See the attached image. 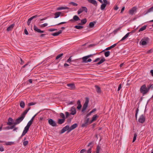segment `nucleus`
I'll return each instance as SVG.
<instances>
[{
	"label": "nucleus",
	"mask_w": 153,
	"mask_h": 153,
	"mask_svg": "<svg viewBox=\"0 0 153 153\" xmlns=\"http://www.w3.org/2000/svg\"><path fill=\"white\" fill-rule=\"evenodd\" d=\"M33 29L35 31L39 33H42L44 32V31L41 30L40 29H38L35 25L34 26Z\"/></svg>",
	"instance_id": "obj_10"
},
{
	"label": "nucleus",
	"mask_w": 153,
	"mask_h": 153,
	"mask_svg": "<svg viewBox=\"0 0 153 153\" xmlns=\"http://www.w3.org/2000/svg\"><path fill=\"white\" fill-rule=\"evenodd\" d=\"M65 120L63 119H59L57 120V123L58 124H61L63 123L65 121Z\"/></svg>",
	"instance_id": "obj_20"
},
{
	"label": "nucleus",
	"mask_w": 153,
	"mask_h": 153,
	"mask_svg": "<svg viewBox=\"0 0 153 153\" xmlns=\"http://www.w3.org/2000/svg\"><path fill=\"white\" fill-rule=\"evenodd\" d=\"M117 43H116V44H114L113 45L109 47H108L107 48H106L105 50H103V51H101V52H103L104 51H105V50H110V49L113 48H114V47H115L117 45Z\"/></svg>",
	"instance_id": "obj_16"
},
{
	"label": "nucleus",
	"mask_w": 153,
	"mask_h": 153,
	"mask_svg": "<svg viewBox=\"0 0 153 153\" xmlns=\"http://www.w3.org/2000/svg\"><path fill=\"white\" fill-rule=\"evenodd\" d=\"M13 120L11 117H9L8 119V122L7 123V125L9 126H11L13 124Z\"/></svg>",
	"instance_id": "obj_12"
},
{
	"label": "nucleus",
	"mask_w": 153,
	"mask_h": 153,
	"mask_svg": "<svg viewBox=\"0 0 153 153\" xmlns=\"http://www.w3.org/2000/svg\"><path fill=\"white\" fill-rule=\"evenodd\" d=\"M153 52V49H151L150 50H148L147 51V53H152Z\"/></svg>",
	"instance_id": "obj_56"
},
{
	"label": "nucleus",
	"mask_w": 153,
	"mask_h": 153,
	"mask_svg": "<svg viewBox=\"0 0 153 153\" xmlns=\"http://www.w3.org/2000/svg\"><path fill=\"white\" fill-rule=\"evenodd\" d=\"M32 20L30 18L29 19H28L27 22V24L29 26L30 25V23L31 21Z\"/></svg>",
	"instance_id": "obj_52"
},
{
	"label": "nucleus",
	"mask_w": 153,
	"mask_h": 153,
	"mask_svg": "<svg viewBox=\"0 0 153 153\" xmlns=\"http://www.w3.org/2000/svg\"><path fill=\"white\" fill-rule=\"evenodd\" d=\"M74 27L78 29H80L83 28V27L81 25H76Z\"/></svg>",
	"instance_id": "obj_34"
},
{
	"label": "nucleus",
	"mask_w": 153,
	"mask_h": 153,
	"mask_svg": "<svg viewBox=\"0 0 153 153\" xmlns=\"http://www.w3.org/2000/svg\"><path fill=\"white\" fill-rule=\"evenodd\" d=\"M152 85L150 84L147 87H146V91H147V93L149 92L151 88H153V86H152Z\"/></svg>",
	"instance_id": "obj_28"
},
{
	"label": "nucleus",
	"mask_w": 153,
	"mask_h": 153,
	"mask_svg": "<svg viewBox=\"0 0 153 153\" xmlns=\"http://www.w3.org/2000/svg\"><path fill=\"white\" fill-rule=\"evenodd\" d=\"M20 105L22 108H24L25 106L24 102L23 101H21L20 103Z\"/></svg>",
	"instance_id": "obj_31"
},
{
	"label": "nucleus",
	"mask_w": 153,
	"mask_h": 153,
	"mask_svg": "<svg viewBox=\"0 0 153 153\" xmlns=\"http://www.w3.org/2000/svg\"><path fill=\"white\" fill-rule=\"evenodd\" d=\"M138 111H139V109L137 108V110H136V114H135V118L136 119H137V114L138 113Z\"/></svg>",
	"instance_id": "obj_53"
},
{
	"label": "nucleus",
	"mask_w": 153,
	"mask_h": 153,
	"mask_svg": "<svg viewBox=\"0 0 153 153\" xmlns=\"http://www.w3.org/2000/svg\"><path fill=\"white\" fill-rule=\"evenodd\" d=\"M105 4H102L100 8L102 10H103L105 9L106 5Z\"/></svg>",
	"instance_id": "obj_32"
},
{
	"label": "nucleus",
	"mask_w": 153,
	"mask_h": 153,
	"mask_svg": "<svg viewBox=\"0 0 153 153\" xmlns=\"http://www.w3.org/2000/svg\"><path fill=\"white\" fill-rule=\"evenodd\" d=\"M137 136V134L136 133H134V135L132 142H134L135 141L136 139Z\"/></svg>",
	"instance_id": "obj_40"
},
{
	"label": "nucleus",
	"mask_w": 153,
	"mask_h": 153,
	"mask_svg": "<svg viewBox=\"0 0 153 153\" xmlns=\"http://www.w3.org/2000/svg\"><path fill=\"white\" fill-rule=\"evenodd\" d=\"M153 11V6L150 7L149 9H148L146 11H145L144 13L146 12L145 13V15H146L148 14V13L152 12Z\"/></svg>",
	"instance_id": "obj_25"
},
{
	"label": "nucleus",
	"mask_w": 153,
	"mask_h": 153,
	"mask_svg": "<svg viewBox=\"0 0 153 153\" xmlns=\"http://www.w3.org/2000/svg\"><path fill=\"white\" fill-rule=\"evenodd\" d=\"M63 55V53H61L58 55L56 57V59H57L61 57Z\"/></svg>",
	"instance_id": "obj_46"
},
{
	"label": "nucleus",
	"mask_w": 153,
	"mask_h": 153,
	"mask_svg": "<svg viewBox=\"0 0 153 153\" xmlns=\"http://www.w3.org/2000/svg\"><path fill=\"white\" fill-rule=\"evenodd\" d=\"M66 131H67V133H69L71 131V130H70V128L69 125H67L63 127L61 130L60 132V134H63Z\"/></svg>",
	"instance_id": "obj_3"
},
{
	"label": "nucleus",
	"mask_w": 153,
	"mask_h": 153,
	"mask_svg": "<svg viewBox=\"0 0 153 153\" xmlns=\"http://www.w3.org/2000/svg\"><path fill=\"white\" fill-rule=\"evenodd\" d=\"M62 32L61 30H59L58 32L55 33L51 34V35L53 36H56L61 34Z\"/></svg>",
	"instance_id": "obj_23"
},
{
	"label": "nucleus",
	"mask_w": 153,
	"mask_h": 153,
	"mask_svg": "<svg viewBox=\"0 0 153 153\" xmlns=\"http://www.w3.org/2000/svg\"><path fill=\"white\" fill-rule=\"evenodd\" d=\"M87 22V19L86 18H85L82 19L81 20V22L78 24L79 25H83L85 24Z\"/></svg>",
	"instance_id": "obj_21"
},
{
	"label": "nucleus",
	"mask_w": 153,
	"mask_h": 153,
	"mask_svg": "<svg viewBox=\"0 0 153 153\" xmlns=\"http://www.w3.org/2000/svg\"><path fill=\"white\" fill-rule=\"evenodd\" d=\"M145 118L143 114L141 115L138 120L139 122L141 123H143L145 121Z\"/></svg>",
	"instance_id": "obj_8"
},
{
	"label": "nucleus",
	"mask_w": 153,
	"mask_h": 153,
	"mask_svg": "<svg viewBox=\"0 0 153 153\" xmlns=\"http://www.w3.org/2000/svg\"><path fill=\"white\" fill-rule=\"evenodd\" d=\"M82 7L83 11H84L85 13H87L88 9L86 7L82 6Z\"/></svg>",
	"instance_id": "obj_44"
},
{
	"label": "nucleus",
	"mask_w": 153,
	"mask_h": 153,
	"mask_svg": "<svg viewBox=\"0 0 153 153\" xmlns=\"http://www.w3.org/2000/svg\"><path fill=\"white\" fill-rule=\"evenodd\" d=\"M93 145L91 147L89 148L87 151V153H91V148L93 147Z\"/></svg>",
	"instance_id": "obj_51"
},
{
	"label": "nucleus",
	"mask_w": 153,
	"mask_h": 153,
	"mask_svg": "<svg viewBox=\"0 0 153 153\" xmlns=\"http://www.w3.org/2000/svg\"><path fill=\"white\" fill-rule=\"evenodd\" d=\"M82 62L83 63H87L88 62H90L92 60L91 59H89L88 60H84V58H82Z\"/></svg>",
	"instance_id": "obj_30"
},
{
	"label": "nucleus",
	"mask_w": 153,
	"mask_h": 153,
	"mask_svg": "<svg viewBox=\"0 0 153 153\" xmlns=\"http://www.w3.org/2000/svg\"><path fill=\"white\" fill-rule=\"evenodd\" d=\"M14 143L13 142H8L6 143V145H10L13 144Z\"/></svg>",
	"instance_id": "obj_48"
},
{
	"label": "nucleus",
	"mask_w": 153,
	"mask_h": 153,
	"mask_svg": "<svg viewBox=\"0 0 153 153\" xmlns=\"http://www.w3.org/2000/svg\"><path fill=\"white\" fill-rule=\"evenodd\" d=\"M47 25L48 24L47 23H44L43 24L41 25L40 27H44L47 26Z\"/></svg>",
	"instance_id": "obj_57"
},
{
	"label": "nucleus",
	"mask_w": 153,
	"mask_h": 153,
	"mask_svg": "<svg viewBox=\"0 0 153 153\" xmlns=\"http://www.w3.org/2000/svg\"><path fill=\"white\" fill-rule=\"evenodd\" d=\"M32 123H33V122H32L31 121H30L27 123V124L26 126H27L29 127V128H30V127L31 126V125H32Z\"/></svg>",
	"instance_id": "obj_49"
},
{
	"label": "nucleus",
	"mask_w": 153,
	"mask_h": 153,
	"mask_svg": "<svg viewBox=\"0 0 153 153\" xmlns=\"http://www.w3.org/2000/svg\"><path fill=\"white\" fill-rule=\"evenodd\" d=\"M141 42L142 45H146L147 44V43L143 39L141 40L140 43H141Z\"/></svg>",
	"instance_id": "obj_35"
},
{
	"label": "nucleus",
	"mask_w": 153,
	"mask_h": 153,
	"mask_svg": "<svg viewBox=\"0 0 153 153\" xmlns=\"http://www.w3.org/2000/svg\"><path fill=\"white\" fill-rule=\"evenodd\" d=\"M69 4H71L74 6H76L78 5V4L74 2H71L69 3Z\"/></svg>",
	"instance_id": "obj_45"
},
{
	"label": "nucleus",
	"mask_w": 153,
	"mask_h": 153,
	"mask_svg": "<svg viewBox=\"0 0 153 153\" xmlns=\"http://www.w3.org/2000/svg\"><path fill=\"white\" fill-rule=\"evenodd\" d=\"M146 27H147L146 25H144L143 27H141V28H140L139 29V31L140 32L141 31H143L144 30H145L146 29Z\"/></svg>",
	"instance_id": "obj_29"
},
{
	"label": "nucleus",
	"mask_w": 153,
	"mask_h": 153,
	"mask_svg": "<svg viewBox=\"0 0 153 153\" xmlns=\"http://www.w3.org/2000/svg\"><path fill=\"white\" fill-rule=\"evenodd\" d=\"M14 25L15 24H14L10 25L9 27L7 28V31H9L11 30L13 28Z\"/></svg>",
	"instance_id": "obj_22"
},
{
	"label": "nucleus",
	"mask_w": 153,
	"mask_h": 153,
	"mask_svg": "<svg viewBox=\"0 0 153 153\" xmlns=\"http://www.w3.org/2000/svg\"><path fill=\"white\" fill-rule=\"evenodd\" d=\"M100 58H96L94 60L93 62H97L100 60Z\"/></svg>",
	"instance_id": "obj_62"
},
{
	"label": "nucleus",
	"mask_w": 153,
	"mask_h": 153,
	"mask_svg": "<svg viewBox=\"0 0 153 153\" xmlns=\"http://www.w3.org/2000/svg\"><path fill=\"white\" fill-rule=\"evenodd\" d=\"M104 54L105 57H108L110 55V52L109 51H105V52Z\"/></svg>",
	"instance_id": "obj_36"
},
{
	"label": "nucleus",
	"mask_w": 153,
	"mask_h": 153,
	"mask_svg": "<svg viewBox=\"0 0 153 153\" xmlns=\"http://www.w3.org/2000/svg\"><path fill=\"white\" fill-rule=\"evenodd\" d=\"M69 9V8L67 7H59L57 8V10H68Z\"/></svg>",
	"instance_id": "obj_26"
},
{
	"label": "nucleus",
	"mask_w": 153,
	"mask_h": 153,
	"mask_svg": "<svg viewBox=\"0 0 153 153\" xmlns=\"http://www.w3.org/2000/svg\"><path fill=\"white\" fill-rule=\"evenodd\" d=\"M65 114L66 115V118H67L70 115V114L68 112H65Z\"/></svg>",
	"instance_id": "obj_55"
},
{
	"label": "nucleus",
	"mask_w": 153,
	"mask_h": 153,
	"mask_svg": "<svg viewBox=\"0 0 153 153\" xmlns=\"http://www.w3.org/2000/svg\"><path fill=\"white\" fill-rule=\"evenodd\" d=\"M121 86H122L121 84H120L119 85L118 87V89H117L118 91H120V89H121Z\"/></svg>",
	"instance_id": "obj_61"
},
{
	"label": "nucleus",
	"mask_w": 153,
	"mask_h": 153,
	"mask_svg": "<svg viewBox=\"0 0 153 153\" xmlns=\"http://www.w3.org/2000/svg\"><path fill=\"white\" fill-rule=\"evenodd\" d=\"M28 141H24L23 142V145L24 146H26L28 144Z\"/></svg>",
	"instance_id": "obj_50"
},
{
	"label": "nucleus",
	"mask_w": 153,
	"mask_h": 153,
	"mask_svg": "<svg viewBox=\"0 0 153 153\" xmlns=\"http://www.w3.org/2000/svg\"><path fill=\"white\" fill-rule=\"evenodd\" d=\"M70 111H71V112L70 114H71L74 115L76 113V108L73 106L71 108Z\"/></svg>",
	"instance_id": "obj_11"
},
{
	"label": "nucleus",
	"mask_w": 153,
	"mask_h": 153,
	"mask_svg": "<svg viewBox=\"0 0 153 153\" xmlns=\"http://www.w3.org/2000/svg\"><path fill=\"white\" fill-rule=\"evenodd\" d=\"M77 104L78 105V106L77 107V108L79 110H80L82 107V105L81 104V102L80 100H78L77 101Z\"/></svg>",
	"instance_id": "obj_15"
},
{
	"label": "nucleus",
	"mask_w": 153,
	"mask_h": 153,
	"mask_svg": "<svg viewBox=\"0 0 153 153\" xmlns=\"http://www.w3.org/2000/svg\"><path fill=\"white\" fill-rule=\"evenodd\" d=\"M95 87L96 88V91L98 93H100L101 92L100 88L97 85H95Z\"/></svg>",
	"instance_id": "obj_27"
},
{
	"label": "nucleus",
	"mask_w": 153,
	"mask_h": 153,
	"mask_svg": "<svg viewBox=\"0 0 153 153\" xmlns=\"http://www.w3.org/2000/svg\"><path fill=\"white\" fill-rule=\"evenodd\" d=\"M86 151V150L85 149H82L80 152V153H84Z\"/></svg>",
	"instance_id": "obj_64"
},
{
	"label": "nucleus",
	"mask_w": 153,
	"mask_h": 153,
	"mask_svg": "<svg viewBox=\"0 0 153 153\" xmlns=\"http://www.w3.org/2000/svg\"><path fill=\"white\" fill-rule=\"evenodd\" d=\"M121 27H119L118 28L114 30L113 31V33L114 34H115L118 31L120 30L121 29Z\"/></svg>",
	"instance_id": "obj_41"
},
{
	"label": "nucleus",
	"mask_w": 153,
	"mask_h": 153,
	"mask_svg": "<svg viewBox=\"0 0 153 153\" xmlns=\"http://www.w3.org/2000/svg\"><path fill=\"white\" fill-rule=\"evenodd\" d=\"M89 99L87 97H86L85 98V102L84 103L83 105L82 108V112H84V111L86 109V108H87V107L88 106V104L89 103Z\"/></svg>",
	"instance_id": "obj_2"
},
{
	"label": "nucleus",
	"mask_w": 153,
	"mask_h": 153,
	"mask_svg": "<svg viewBox=\"0 0 153 153\" xmlns=\"http://www.w3.org/2000/svg\"><path fill=\"white\" fill-rule=\"evenodd\" d=\"M137 7H134L129 10V13L130 14L133 15L134 14V13H135L137 12Z\"/></svg>",
	"instance_id": "obj_6"
},
{
	"label": "nucleus",
	"mask_w": 153,
	"mask_h": 153,
	"mask_svg": "<svg viewBox=\"0 0 153 153\" xmlns=\"http://www.w3.org/2000/svg\"><path fill=\"white\" fill-rule=\"evenodd\" d=\"M143 39L147 43H148L149 41V39L148 37H145L143 38Z\"/></svg>",
	"instance_id": "obj_38"
},
{
	"label": "nucleus",
	"mask_w": 153,
	"mask_h": 153,
	"mask_svg": "<svg viewBox=\"0 0 153 153\" xmlns=\"http://www.w3.org/2000/svg\"><path fill=\"white\" fill-rule=\"evenodd\" d=\"M78 126V124L76 123H75L72 126H71L70 128V130L71 131L75 129Z\"/></svg>",
	"instance_id": "obj_17"
},
{
	"label": "nucleus",
	"mask_w": 153,
	"mask_h": 153,
	"mask_svg": "<svg viewBox=\"0 0 153 153\" xmlns=\"http://www.w3.org/2000/svg\"><path fill=\"white\" fill-rule=\"evenodd\" d=\"M61 14V12H57L55 13L54 14L55 16L54 18L55 19L58 18L60 16Z\"/></svg>",
	"instance_id": "obj_19"
},
{
	"label": "nucleus",
	"mask_w": 153,
	"mask_h": 153,
	"mask_svg": "<svg viewBox=\"0 0 153 153\" xmlns=\"http://www.w3.org/2000/svg\"><path fill=\"white\" fill-rule=\"evenodd\" d=\"M103 1L104 2L103 4H105L107 5V4H109V2L108 1H107V0H103Z\"/></svg>",
	"instance_id": "obj_54"
},
{
	"label": "nucleus",
	"mask_w": 153,
	"mask_h": 153,
	"mask_svg": "<svg viewBox=\"0 0 153 153\" xmlns=\"http://www.w3.org/2000/svg\"><path fill=\"white\" fill-rule=\"evenodd\" d=\"M24 31V33L25 34H26L27 35L28 34V32L26 29H25Z\"/></svg>",
	"instance_id": "obj_63"
},
{
	"label": "nucleus",
	"mask_w": 153,
	"mask_h": 153,
	"mask_svg": "<svg viewBox=\"0 0 153 153\" xmlns=\"http://www.w3.org/2000/svg\"><path fill=\"white\" fill-rule=\"evenodd\" d=\"M67 85L70 87V89L71 90L74 89L75 88V86L74 84L71 83L67 84Z\"/></svg>",
	"instance_id": "obj_13"
},
{
	"label": "nucleus",
	"mask_w": 153,
	"mask_h": 153,
	"mask_svg": "<svg viewBox=\"0 0 153 153\" xmlns=\"http://www.w3.org/2000/svg\"><path fill=\"white\" fill-rule=\"evenodd\" d=\"M89 121V118H88L86 120H84V123L82 124L81 125V127H87L88 125V123Z\"/></svg>",
	"instance_id": "obj_7"
},
{
	"label": "nucleus",
	"mask_w": 153,
	"mask_h": 153,
	"mask_svg": "<svg viewBox=\"0 0 153 153\" xmlns=\"http://www.w3.org/2000/svg\"><path fill=\"white\" fill-rule=\"evenodd\" d=\"M105 61V58L104 57H103L96 64H94L93 65H100L102 63H103Z\"/></svg>",
	"instance_id": "obj_18"
},
{
	"label": "nucleus",
	"mask_w": 153,
	"mask_h": 153,
	"mask_svg": "<svg viewBox=\"0 0 153 153\" xmlns=\"http://www.w3.org/2000/svg\"><path fill=\"white\" fill-rule=\"evenodd\" d=\"M96 21H94L93 22H90L89 25V27L90 28H92L94 27L95 24L96 23Z\"/></svg>",
	"instance_id": "obj_24"
},
{
	"label": "nucleus",
	"mask_w": 153,
	"mask_h": 153,
	"mask_svg": "<svg viewBox=\"0 0 153 153\" xmlns=\"http://www.w3.org/2000/svg\"><path fill=\"white\" fill-rule=\"evenodd\" d=\"M80 20V18L77 16L75 15L74 16L73 19L70 20V21L72 22H74V21H76Z\"/></svg>",
	"instance_id": "obj_9"
},
{
	"label": "nucleus",
	"mask_w": 153,
	"mask_h": 153,
	"mask_svg": "<svg viewBox=\"0 0 153 153\" xmlns=\"http://www.w3.org/2000/svg\"><path fill=\"white\" fill-rule=\"evenodd\" d=\"M4 151V148L2 146H0V151L1 152H3Z\"/></svg>",
	"instance_id": "obj_58"
},
{
	"label": "nucleus",
	"mask_w": 153,
	"mask_h": 153,
	"mask_svg": "<svg viewBox=\"0 0 153 153\" xmlns=\"http://www.w3.org/2000/svg\"><path fill=\"white\" fill-rule=\"evenodd\" d=\"M92 56V55L90 54L87 56H85L83 57L82 58H84V60H86L88 58L91 57Z\"/></svg>",
	"instance_id": "obj_33"
},
{
	"label": "nucleus",
	"mask_w": 153,
	"mask_h": 153,
	"mask_svg": "<svg viewBox=\"0 0 153 153\" xmlns=\"http://www.w3.org/2000/svg\"><path fill=\"white\" fill-rule=\"evenodd\" d=\"M30 128L29 127L27 126L25 127L24 128V130L23 131L27 133L29 130V129Z\"/></svg>",
	"instance_id": "obj_47"
},
{
	"label": "nucleus",
	"mask_w": 153,
	"mask_h": 153,
	"mask_svg": "<svg viewBox=\"0 0 153 153\" xmlns=\"http://www.w3.org/2000/svg\"><path fill=\"white\" fill-rule=\"evenodd\" d=\"M98 117V116L97 114L94 115L92 117V120L94 121H95L96 120L97 118Z\"/></svg>",
	"instance_id": "obj_37"
},
{
	"label": "nucleus",
	"mask_w": 153,
	"mask_h": 153,
	"mask_svg": "<svg viewBox=\"0 0 153 153\" xmlns=\"http://www.w3.org/2000/svg\"><path fill=\"white\" fill-rule=\"evenodd\" d=\"M83 11L82 9V7H81L77 11V14L78 15H79L82 13Z\"/></svg>",
	"instance_id": "obj_39"
},
{
	"label": "nucleus",
	"mask_w": 153,
	"mask_h": 153,
	"mask_svg": "<svg viewBox=\"0 0 153 153\" xmlns=\"http://www.w3.org/2000/svg\"><path fill=\"white\" fill-rule=\"evenodd\" d=\"M100 147L99 145L97 146V148L96 151V153H99L100 151Z\"/></svg>",
	"instance_id": "obj_42"
},
{
	"label": "nucleus",
	"mask_w": 153,
	"mask_h": 153,
	"mask_svg": "<svg viewBox=\"0 0 153 153\" xmlns=\"http://www.w3.org/2000/svg\"><path fill=\"white\" fill-rule=\"evenodd\" d=\"M48 123L52 126L55 127L57 126L56 122L52 119H50L48 120Z\"/></svg>",
	"instance_id": "obj_5"
},
{
	"label": "nucleus",
	"mask_w": 153,
	"mask_h": 153,
	"mask_svg": "<svg viewBox=\"0 0 153 153\" xmlns=\"http://www.w3.org/2000/svg\"><path fill=\"white\" fill-rule=\"evenodd\" d=\"M25 117L21 115V116L17 118L14 122V124L17 125L20 123L24 119Z\"/></svg>",
	"instance_id": "obj_4"
},
{
	"label": "nucleus",
	"mask_w": 153,
	"mask_h": 153,
	"mask_svg": "<svg viewBox=\"0 0 153 153\" xmlns=\"http://www.w3.org/2000/svg\"><path fill=\"white\" fill-rule=\"evenodd\" d=\"M71 56H70L69 58L67 60L66 62H71L72 61V60H71Z\"/></svg>",
	"instance_id": "obj_60"
},
{
	"label": "nucleus",
	"mask_w": 153,
	"mask_h": 153,
	"mask_svg": "<svg viewBox=\"0 0 153 153\" xmlns=\"http://www.w3.org/2000/svg\"><path fill=\"white\" fill-rule=\"evenodd\" d=\"M35 104H36V103H34L33 102H30V103H28V106H31V105H34Z\"/></svg>",
	"instance_id": "obj_59"
},
{
	"label": "nucleus",
	"mask_w": 153,
	"mask_h": 153,
	"mask_svg": "<svg viewBox=\"0 0 153 153\" xmlns=\"http://www.w3.org/2000/svg\"><path fill=\"white\" fill-rule=\"evenodd\" d=\"M30 109V107H29L27 108L22 113L21 115L25 117L26 114H27L28 111Z\"/></svg>",
	"instance_id": "obj_14"
},
{
	"label": "nucleus",
	"mask_w": 153,
	"mask_h": 153,
	"mask_svg": "<svg viewBox=\"0 0 153 153\" xmlns=\"http://www.w3.org/2000/svg\"><path fill=\"white\" fill-rule=\"evenodd\" d=\"M59 115L60 117L62 118V119H65V115L63 113H60Z\"/></svg>",
	"instance_id": "obj_43"
},
{
	"label": "nucleus",
	"mask_w": 153,
	"mask_h": 153,
	"mask_svg": "<svg viewBox=\"0 0 153 153\" xmlns=\"http://www.w3.org/2000/svg\"><path fill=\"white\" fill-rule=\"evenodd\" d=\"M147 89L146 85L144 84L140 87V91L141 93H142L143 95L147 94V91H146Z\"/></svg>",
	"instance_id": "obj_1"
}]
</instances>
